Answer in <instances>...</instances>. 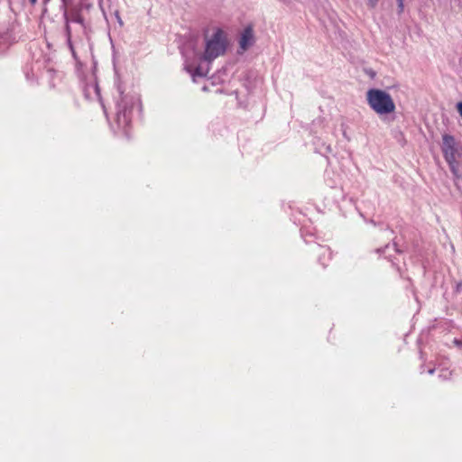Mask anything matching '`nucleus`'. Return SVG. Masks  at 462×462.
Here are the masks:
<instances>
[{
	"label": "nucleus",
	"instance_id": "nucleus-19",
	"mask_svg": "<svg viewBox=\"0 0 462 462\" xmlns=\"http://www.w3.org/2000/svg\"><path fill=\"white\" fill-rule=\"evenodd\" d=\"M434 372H435V368H430V369L427 371V373H428L429 374H434Z\"/></svg>",
	"mask_w": 462,
	"mask_h": 462
},
{
	"label": "nucleus",
	"instance_id": "nucleus-3",
	"mask_svg": "<svg viewBox=\"0 0 462 462\" xmlns=\"http://www.w3.org/2000/svg\"><path fill=\"white\" fill-rule=\"evenodd\" d=\"M441 151L454 178L458 180L462 176L458 162L462 156V146L453 135L446 134L442 136Z\"/></svg>",
	"mask_w": 462,
	"mask_h": 462
},
{
	"label": "nucleus",
	"instance_id": "nucleus-16",
	"mask_svg": "<svg viewBox=\"0 0 462 462\" xmlns=\"http://www.w3.org/2000/svg\"><path fill=\"white\" fill-rule=\"evenodd\" d=\"M368 2V5L371 7V8H374L377 5V2L378 0H367Z\"/></svg>",
	"mask_w": 462,
	"mask_h": 462
},
{
	"label": "nucleus",
	"instance_id": "nucleus-2",
	"mask_svg": "<svg viewBox=\"0 0 462 462\" xmlns=\"http://www.w3.org/2000/svg\"><path fill=\"white\" fill-rule=\"evenodd\" d=\"M119 97L116 102V122L118 129L122 130L125 135H128V129L131 126L134 115L142 111L141 99L136 93H124L121 84H116Z\"/></svg>",
	"mask_w": 462,
	"mask_h": 462
},
{
	"label": "nucleus",
	"instance_id": "nucleus-20",
	"mask_svg": "<svg viewBox=\"0 0 462 462\" xmlns=\"http://www.w3.org/2000/svg\"><path fill=\"white\" fill-rule=\"evenodd\" d=\"M62 5H65L67 4V0H61Z\"/></svg>",
	"mask_w": 462,
	"mask_h": 462
},
{
	"label": "nucleus",
	"instance_id": "nucleus-21",
	"mask_svg": "<svg viewBox=\"0 0 462 462\" xmlns=\"http://www.w3.org/2000/svg\"><path fill=\"white\" fill-rule=\"evenodd\" d=\"M420 373H424L423 365L420 366Z\"/></svg>",
	"mask_w": 462,
	"mask_h": 462
},
{
	"label": "nucleus",
	"instance_id": "nucleus-15",
	"mask_svg": "<svg viewBox=\"0 0 462 462\" xmlns=\"http://www.w3.org/2000/svg\"><path fill=\"white\" fill-rule=\"evenodd\" d=\"M396 138L399 143H402V144L404 145V143H405L404 135L402 132H399L398 136H396Z\"/></svg>",
	"mask_w": 462,
	"mask_h": 462
},
{
	"label": "nucleus",
	"instance_id": "nucleus-4",
	"mask_svg": "<svg viewBox=\"0 0 462 462\" xmlns=\"http://www.w3.org/2000/svg\"><path fill=\"white\" fill-rule=\"evenodd\" d=\"M366 101L377 115H389L395 110V104L389 93L383 89L370 88L366 92Z\"/></svg>",
	"mask_w": 462,
	"mask_h": 462
},
{
	"label": "nucleus",
	"instance_id": "nucleus-9",
	"mask_svg": "<svg viewBox=\"0 0 462 462\" xmlns=\"http://www.w3.org/2000/svg\"><path fill=\"white\" fill-rule=\"evenodd\" d=\"M376 252L378 254H384V257L389 259L390 262H392V263L394 265L395 263L394 261L392 259V254H391V252H394L396 254H400L401 253V250L397 247V245L396 243H393V245H386L383 248H378L376 250Z\"/></svg>",
	"mask_w": 462,
	"mask_h": 462
},
{
	"label": "nucleus",
	"instance_id": "nucleus-8",
	"mask_svg": "<svg viewBox=\"0 0 462 462\" xmlns=\"http://www.w3.org/2000/svg\"><path fill=\"white\" fill-rule=\"evenodd\" d=\"M317 253L319 254V262L322 266H327V263L331 259L330 248L318 245Z\"/></svg>",
	"mask_w": 462,
	"mask_h": 462
},
{
	"label": "nucleus",
	"instance_id": "nucleus-14",
	"mask_svg": "<svg viewBox=\"0 0 462 462\" xmlns=\"http://www.w3.org/2000/svg\"><path fill=\"white\" fill-rule=\"evenodd\" d=\"M114 14H115V17L116 19V21L118 22V23L120 24V26L123 25V21L121 19V16H120V14H119V11L118 10H115L114 12Z\"/></svg>",
	"mask_w": 462,
	"mask_h": 462
},
{
	"label": "nucleus",
	"instance_id": "nucleus-11",
	"mask_svg": "<svg viewBox=\"0 0 462 462\" xmlns=\"http://www.w3.org/2000/svg\"><path fill=\"white\" fill-rule=\"evenodd\" d=\"M439 377L441 380H448L451 377V372L448 371V369H442L439 374Z\"/></svg>",
	"mask_w": 462,
	"mask_h": 462
},
{
	"label": "nucleus",
	"instance_id": "nucleus-17",
	"mask_svg": "<svg viewBox=\"0 0 462 462\" xmlns=\"http://www.w3.org/2000/svg\"><path fill=\"white\" fill-rule=\"evenodd\" d=\"M341 127H342V130H343V135H344L346 139H348V137L346 136V130H345V125H344V124H342V125H341Z\"/></svg>",
	"mask_w": 462,
	"mask_h": 462
},
{
	"label": "nucleus",
	"instance_id": "nucleus-13",
	"mask_svg": "<svg viewBox=\"0 0 462 462\" xmlns=\"http://www.w3.org/2000/svg\"><path fill=\"white\" fill-rule=\"evenodd\" d=\"M98 5H99V8H100V10H101V12H102V14H103V16H104L105 20H106V21H107V14H106V9H105V8H104V6H103V0H99V1H98Z\"/></svg>",
	"mask_w": 462,
	"mask_h": 462
},
{
	"label": "nucleus",
	"instance_id": "nucleus-5",
	"mask_svg": "<svg viewBox=\"0 0 462 462\" xmlns=\"http://www.w3.org/2000/svg\"><path fill=\"white\" fill-rule=\"evenodd\" d=\"M83 91H84L85 97L87 99H88V100H94V99L98 100L100 102L103 109H104V112L106 113L105 106H104V104L102 103V100H101L100 88H99V86H98V84L97 82V79H96V78L94 76L92 77L90 81L88 82L84 86Z\"/></svg>",
	"mask_w": 462,
	"mask_h": 462
},
{
	"label": "nucleus",
	"instance_id": "nucleus-24",
	"mask_svg": "<svg viewBox=\"0 0 462 462\" xmlns=\"http://www.w3.org/2000/svg\"><path fill=\"white\" fill-rule=\"evenodd\" d=\"M304 240L306 243H309V240L307 239V237H304Z\"/></svg>",
	"mask_w": 462,
	"mask_h": 462
},
{
	"label": "nucleus",
	"instance_id": "nucleus-25",
	"mask_svg": "<svg viewBox=\"0 0 462 462\" xmlns=\"http://www.w3.org/2000/svg\"><path fill=\"white\" fill-rule=\"evenodd\" d=\"M304 240L306 243H309V240L307 239V237H304Z\"/></svg>",
	"mask_w": 462,
	"mask_h": 462
},
{
	"label": "nucleus",
	"instance_id": "nucleus-22",
	"mask_svg": "<svg viewBox=\"0 0 462 462\" xmlns=\"http://www.w3.org/2000/svg\"><path fill=\"white\" fill-rule=\"evenodd\" d=\"M30 2L33 5L37 2V0H30Z\"/></svg>",
	"mask_w": 462,
	"mask_h": 462
},
{
	"label": "nucleus",
	"instance_id": "nucleus-23",
	"mask_svg": "<svg viewBox=\"0 0 462 462\" xmlns=\"http://www.w3.org/2000/svg\"><path fill=\"white\" fill-rule=\"evenodd\" d=\"M304 240L306 243H309V240L307 239V237H304Z\"/></svg>",
	"mask_w": 462,
	"mask_h": 462
},
{
	"label": "nucleus",
	"instance_id": "nucleus-10",
	"mask_svg": "<svg viewBox=\"0 0 462 462\" xmlns=\"http://www.w3.org/2000/svg\"><path fill=\"white\" fill-rule=\"evenodd\" d=\"M67 17L68 20H69V23H76L81 25L84 24V18L79 10H72L69 13L68 12Z\"/></svg>",
	"mask_w": 462,
	"mask_h": 462
},
{
	"label": "nucleus",
	"instance_id": "nucleus-7",
	"mask_svg": "<svg viewBox=\"0 0 462 462\" xmlns=\"http://www.w3.org/2000/svg\"><path fill=\"white\" fill-rule=\"evenodd\" d=\"M66 5H63L64 7V13H63V19L65 21V28H64V33H65V36H66V43H67V46L69 47V51H71V54L74 58V60H77L78 57H77V54H76V51H75V49H74V46H73V43H72V35H71V27H70V23H69V20H68V11L66 10Z\"/></svg>",
	"mask_w": 462,
	"mask_h": 462
},
{
	"label": "nucleus",
	"instance_id": "nucleus-1",
	"mask_svg": "<svg viewBox=\"0 0 462 462\" xmlns=\"http://www.w3.org/2000/svg\"><path fill=\"white\" fill-rule=\"evenodd\" d=\"M226 50V41L222 30L217 29L213 35L206 39L204 51L197 48L194 41L190 40L181 49L185 59V69L195 77H206L208 66L204 68L202 62L210 64L215 59L223 55Z\"/></svg>",
	"mask_w": 462,
	"mask_h": 462
},
{
	"label": "nucleus",
	"instance_id": "nucleus-12",
	"mask_svg": "<svg viewBox=\"0 0 462 462\" xmlns=\"http://www.w3.org/2000/svg\"><path fill=\"white\" fill-rule=\"evenodd\" d=\"M397 5H398L397 13H398V14H402L404 10V0H397Z\"/></svg>",
	"mask_w": 462,
	"mask_h": 462
},
{
	"label": "nucleus",
	"instance_id": "nucleus-18",
	"mask_svg": "<svg viewBox=\"0 0 462 462\" xmlns=\"http://www.w3.org/2000/svg\"><path fill=\"white\" fill-rule=\"evenodd\" d=\"M454 343L458 346H462V341L461 340H458V339H455L454 340Z\"/></svg>",
	"mask_w": 462,
	"mask_h": 462
},
{
	"label": "nucleus",
	"instance_id": "nucleus-26",
	"mask_svg": "<svg viewBox=\"0 0 462 462\" xmlns=\"http://www.w3.org/2000/svg\"><path fill=\"white\" fill-rule=\"evenodd\" d=\"M282 2H287L288 0H281Z\"/></svg>",
	"mask_w": 462,
	"mask_h": 462
},
{
	"label": "nucleus",
	"instance_id": "nucleus-6",
	"mask_svg": "<svg viewBox=\"0 0 462 462\" xmlns=\"http://www.w3.org/2000/svg\"><path fill=\"white\" fill-rule=\"evenodd\" d=\"M254 43V30L252 26H247L244 29L240 39H239V46L243 51H246L248 48L253 46Z\"/></svg>",
	"mask_w": 462,
	"mask_h": 462
}]
</instances>
